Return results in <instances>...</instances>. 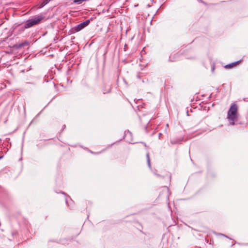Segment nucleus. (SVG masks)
<instances>
[{
    "instance_id": "1",
    "label": "nucleus",
    "mask_w": 248,
    "mask_h": 248,
    "mask_svg": "<svg viewBox=\"0 0 248 248\" xmlns=\"http://www.w3.org/2000/svg\"><path fill=\"white\" fill-rule=\"evenodd\" d=\"M238 117V106L236 103H232L227 112V119L230 121L229 125L236 124L235 121L237 120Z\"/></svg>"
},
{
    "instance_id": "2",
    "label": "nucleus",
    "mask_w": 248,
    "mask_h": 248,
    "mask_svg": "<svg viewBox=\"0 0 248 248\" xmlns=\"http://www.w3.org/2000/svg\"><path fill=\"white\" fill-rule=\"evenodd\" d=\"M45 16L42 14L35 15L25 22L22 28L29 29L38 25L42 22Z\"/></svg>"
},
{
    "instance_id": "3",
    "label": "nucleus",
    "mask_w": 248,
    "mask_h": 248,
    "mask_svg": "<svg viewBox=\"0 0 248 248\" xmlns=\"http://www.w3.org/2000/svg\"><path fill=\"white\" fill-rule=\"evenodd\" d=\"M93 19V17H91L90 18L86 20L85 21H84L83 22L75 26L74 28L76 29V31L78 32L88 26Z\"/></svg>"
},
{
    "instance_id": "4",
    "label": "nucleus",
    "mask_w": 248,
    "mask_h": 248,
    "mask_svg": "<svg viewBox=\"0 0 248 248\" xmlns=\"http://www.w3.org/2000/svg\"><path fill=\"white\" fill-rule=\"evenodd\" d=\"M59 193L63 194L65 195V201L67 205L68 206L69 208L71 209L73 208L74 202L71 199V198L69 196L67 195L63 191H61Z\"/></svg>"
},
{
    "instance_id": "5",
    "label": "nucleus",
    "mask_w": 248,
    "mask_h": 248,
    "mask_svg": "<svg viewBox=\"0 0 248 248\" xmlns=\"http://www.w3.org/2000/svg\"><path fill=\"white\" fill-rule=\"evenodd\" d=\"M30 44V41L26 40V41H24L21 42L19 44H15L13 46V47L16 49H19L23 47H24L25 46H27L29 45Z\"/></svg>"
},
{
    "instance_id": "6",
    "label": "nucleus",
    "mask_w": 248,
    "mask_h": 248,
    "mask_svg": "<svg viewBox=\"0 0 248 248\" xmlns=\"http://www.w3.org/2000/svg\"><path fill=\"white\" fill-rule=\"evenodd\" d=\"M241 61V60L237 61L236 62H232V63L227 64L224 66V68L226 69H232L235 67L239 62Z\"/></svg>"
},
{
    "instance_id": "7",
    "label": "nucleus",
    "mask_w": 248,
    "mask_h": 248,
    "mask_svg": "<svg viewBox=\"0 0 248 248\" xmlns=\"http://www.w3.org/2000/svg\"><path fill=\"white\" fill-rule=\"evenodd\" d=\"M183 140V137H180L179 138H172L170 140V142L172 144H181Z\"/></svg>"
},
{
    "instance_id": "8",
    "label": "nucleus",
    "mask_w": 248,
    "mask_h": 248,
    "mask_svg": "<svg viewBox=\"0 0 248 248\" xmlns=\"http://www.w3.org/2000/svg\"><path fill=\"white\" fill-rule=\"evenodd\" d=\"M49 0H44L42 2H40L39 4V8H42L46 5L49 2Z\"/></svg>"
},
{
    "instance_id": "9",
    "label": "nucleus",
    "mask_w": 248,
    "mask_h": 248,
    "mask_svg": "<svg viewBox=\"0 0 248 248\" xmlns=\"http://www.w3.org/2000/svg\"><path fill=\"white\" fill-rule=\"evenodd\" d=\"M146 158H147V164L148 167L151 169V162H150V159L149 156V153H147L146 155Z\"/></svg>"
},
{
    "instance_id": "10",
    "label": "nucleus",
    "mask_w": 248,
    "mask_h": 248,
    "mask_svg": "<svg viewBox=\"0 0 248 248\" xmlns=\"http://www.w3.org/2000/svg\"><path fill=\"white\" fill-rule=\"evenodd\" d=\"M131 136H132V133L130 131H129V130H128L127 131H125L124 136L123 137V139H125V138L127 137H131Z\"/></svg>"
},
{
    "instance_id": "11",
    "label": "nucleus",
    "mask_w": 248,
    "mask_h": 248,
    "mask_svg": "<svg viewBox=\"0 0 248 248\" xmlns=\"http://www.w3.org/2000/svg\"><path fill=\"white\" fill-rule=\"evenodd\" d=\"M111 88H112L111 85H110V86H109V88L108 90H107L106 89H103L102 90L103 93L105 94V93H110L111 92Z\"/></svg>"
},
{
    "instance_id": "12",
    "label": "nucleus",
    "mask_w": 248,
    "mask_h": 248,
    "mask_svg": "<svg viewBox=\"0 0 248 248\" xmlns=\"http://www.w3.org/2000/svg\"><path fill=\"white\" fill-rule=\"evenodd\" d=\"M76 32H77V31H76L75 28L74 27H73V28H71L70 30H69V31L68 32V34L69 35H71V34H74Z\"/></svg>"
},
{
    "instance_id": "13",
    "label": "nucleus",
    "mask_w": 248,
    "mask_h": 248,
    "mask_svg": "<svg viewBox=\"0 0 248 248\" xmlns=\"http://www.w3.org/2000/svg\"><path fill=\"white\" fill-rule=\"evenodd\" d=\"M58 243L62 244H63V245H65V244H67V240L66 239H65V238L62 239H60L59 240V242H58Z\"/></svg>"
},
{
    "instance_id": "14",
    "label": "nucleus",
    "mask_w": 248,
    "mask_h": 248,
    "mask_svg": "<svg viewBox=\"0 0 248 248\" xmlns=\"http://www.w3.org/2000/svg\"><path fill=\"white\" fill-rule=\"evenodd\" d=\"M153 173L158 178H164V176L157 173L155 171H153Z\"/></svg>"
},
{
    "instance_id": "15",
    "label": "nucleus",
    "mask_w": 248,
    "mask_h": 248,
    "mask_svg": "<svg viewBox=\"0 0 248 248\" xmlns=\"http://www.w3.org/2000/svg\"><path fill=\"white\" fill-rule=\"evenodd\" d=\"M218 235L223 236H224V237H226V238H228V239H229L230 240H232V239L231 238L229 237V236H227L225 234H222V233H219Z\"/></svg>"
},
{
    "instance_id": "16",
    "label": "nucleus",
    "mask_w": 248,
    "mask_h": 248,
    "mask_svg": "<svg viewBox=\"0 0 248 248\" xmlns=\"http://www.w3.org/2000/svg\"><path fill=\"white\" fill-rule=\"evenodd\" d=\"M114 76H115L116 77H117V81H116V82H117V84H118V80H119V75L118 74L116 73H115L114 74Z\"/></svg>"
},
{
    "instance_id": "17",
    "label": "nucleus",
    "mask_w": 248,
    "mask_h": 248,
    "mask_svg": "<svg viewBox=\"0 0 248 248\" xmlns=\"http://www.w3.org/2000/svg\"><path fill=\"white\" fill-rule=\"evenodd\" d=\"M164 187H165V188H166V189H167V192L168 193V194H167V199H169V189L168 187L167 186H164Z\"/></svg>"
},
{
    "instance_id": "18",
    "label": "nucleus",
    "mask_w": 248,
    "mask_h": 248,
    "mask_svg": "<svg viewBox=\"0 0 248 248\" xmlns=\"http://www.w3.org/2000/svg\"><path fill=\"white\" fill-rule=\"evenodd\" d=\"M214 69H215V64H214V63H213L211 65V71L212 72H214Z\"/></svg>"
},
{
    "instance_id": "19",
    "label": "nucleus",
    "mask_w": 248,
    "mask_h": 248,
    "mask_svg": "<svg viewBox=\"0 0 248 248\" xmlns=\"http://www.w3.org/2000/svg\"><path fill=\"white\" fill-rule=\"evenodd\" d=\"M199 2H200V3H203V4L206 5H207V3L206 2H205L204 1H203L202 0H197Z\"/></svg>"
},
{
    "instance_id": "20",
    "label": "nucleus",
    "mask_w": 248,
    "mask_h": 248,
    "mask_svg": "<svg viewBox=\"0 0 248 248\" xmlns=\"http://www.w3.org/2000/svg\"><path fill=\"white\" fill-rule=\"evenodd\" d=\"M238 244L241 246H248V243H238Z\"/></svg>"
},
{
    "instance_id": "21",
    "label": "nucleus",
    "mask_w": 248,
    "mask_h": 248,
    "mask_svg": "<svg viewBox=\"0 0 248 248\" xmlns=\"http://www.w3.org/2000/svg\"><path fill=\"white\" fill-rule=\"evenodd\" d=\"M90 152L92 154H94V155H97V154H98L99 153H95V152H92V151H90Z\"/></svg>"
},
{
    "instance_id": "22",
    "label": "nucleus",
    "mask_w": 248,
    "mask_h": 248,
    "mask_svg": "<svg viewBox=\"0 0 248 248\" xmlns=\"http://www.w3.org/2000/svg\"><path fill=\"white\" fill-rule=\"evenodd\" d=\"M169 61L170 62H173V61H174V60H172V59H171V56H170V57Z\"/></svg>"
},
{
    "instance_id": "23",
    "label": "nucleus",
    "mask_w": 248,
    "mask_h": 248,
    "mask_svg": "<svg viewBox=\"0 0 248 248\" xmlns=\"http://www.w3.org/2000/svg\"><path fill=\"white\" fill-rule=\"evenodd\" d=\"M65 128H66V125L65 124L63 125L62 130H63Z\"/></svg>"
},
{
    "instance_id": "24",
    "label": "nucleus",
    "mask_w": 248,
    "mask_h": 248,
    "mask_svg": "<svg viewBox=\"0 0 248 248\" xmlns=\"http://www.w3.org/2000/svg\"><path fill=\"white\" fill-rule=\"evenodd\" d=\"M161 135H162V133H159L158 134V138H159V139H160Z\"/></svg>"
},
{
    "instance_id": "25",
    "label": "nucleus",
    "mask_w": 248,
    "mask_h": 248,
    "mask_svg": "<svg viewBox=\"0 0 248 248\" xmlns=\"http://www.w3.org/2000/svg\"><path fill=\"white\" fill-rule=\"evenodd\" d=\"M4 156V155H1L0 156V159H2Z\"/></svg>"
},
{
    "instance_id": "26",
    "label": "nucleus",
    "mask_w": 248,
    "mask_h": 248,
    "mask_svg": "<svg viewBox=\"0 0 248 248\" xmlns=\"http://www.w3.org/2000/svg\"><path fill=\"white\" fill-rule=\"evenodd\" d=\"M168 178L169 179H170V175H168Z\"/></svg>"
},
{
    "instance_id": "27",
    "label": "nucleus",
    "mask_w": 248,
    "mask_h": 248,
    "mask_svg": "<svg viewBox=\"0 0 248 248\" xmlns=\"http://www.w3.org/2000/svg\"><path fill=\"white\" fill-rule=\"evenodd\" d=\"M192 230L194 231H196V232H198V231L196 229H192Z\"/></svg>"
},
{
    "instance_id": "28",
    "label": "nucleus",
    "mask_w": 248,
    "mask_h": 248,
    "mask_svg": "<svg viewBox=\"0 0 248 248\" xmlns=\"http://www.w3.org/2000/svg\"><path fill=\"white\" fill-rule=\"evenodd\" d=\"M34 119L33 120H32V121L31 122L30 125L34 121Z\"/></svg>"
},
{
    "instance_id": "29",
    "label": "nucleus",
    "mask_w": 248,
    "mask_h": 248,
    "mask_svg": "<svg viewBox=\"0 0 248 248\" xmlns=\"http://www.w3.org/2000/svg\"><path fill=\"white\" fill-rule=\"evenodd\" d=\"M52 84L54 85V87L56 86V85L55 84L54 82H52Z\"/></svg>"
},
{
    "instance_id": "30",
    "label": "nucleus",
    "mask_w": 248,
    "mask_h": 248,
    "mask_svg": "<svg viewBox=\"0 0 248 248\" xmlns=\"http://www.w3.org/2000/svg\"><path fill=\"white\" fill-rule=\"evenodd\" d=\"M142 143L144 144V145L145 146H146V143H144V142H142Z\"/></svg>"
},
{
    "instance_id": "31",
    "label": "nucleus",
    "mask_w": 248,
    "mask_h": 248,
    "mask_svg": "<svg viewBox=\"0 0 248 248\" xmlns=\"http://www.w3.org/2000/svg\"><path fill=\"white\" fill-rule=\"evenodd\" d=\"M74 39L71 38V42H73V41Z\"/></svg>"
},
{
    "instance_id": "32",
    "label": "nucleus",
    "mask_w": 248,
    "mask_h": 248,
    "mask_svg": "<svg viewBox=\"0 0 248 248\" xmlns=\"http://www.w3.org/2000/svg\"><path fill=\"white\" fill-rule=\"evenodd\" d=\"M39 114H40V113H38V114L37 115L36 117H38V116L39 115Z\"/></svg>"
},
{
    "instance_id": "33",
    "label": "nucleus",
    "mask_w": 248,
    "mask_h": 248,
    "mask_svg": "<svg viewBox=\"0 0 248 248\" xmlns=\"http://www.w3.org/2000/svg\"><path fill=\"white\" fill-rule=\"evenodd\" d=\"M53 99H54V97H53V98L51 99V100H53Z\"/></svg>"
},
{
    "instance_id": "34",
    "label": "nucleus",
    "mask_w": 248,
    "mask_h": 248,
    "mask_svg": "<svg viewBox=\"0 0 248 248\" xmlns=\"http://www.w3.org/2000/svg\"><path fill=\"white\" fill-rule=\"evenodd\" d=\"M53 99H54V97H53V98L51 99V100H53Z\"/></svg>"
},
{
    "instance_id": "35",
    "label": "nucleus",
    "mask_w": 248,
    "mask_h": 248,
    "mask_svg": "<svg viewBox=\"0 0 248 248\" xmlns=\"http://www.w3.org/2000/svg\"><path fill=\"white\" fill-rule=\"evenodd\" d=\"M53 99H54V97H53V98L51 99V100H53Z\"/></svg>"
},
{
    "instance_id": "36",
    "label": "nucleus",
    "mask_w": 248,
    "mask_h": 248,
    "mask_svg": "<svg viewBox=\"0 0 248 248\" xmlns=\"http://www.w3.org/2000/svg\"><path fill=\"white\" fill-rule=\"evenodd\" d=\"M147 127H145V130H146V129H147Z\"/></svg>"
},
{
    "instance_id": "37",
    "label": "nucleus",
    "mask_w": 248,
    "mask_h": 248,
    "mask_svg": "<svg viewBox=\"0 0 248 248\" xmlns=\"http://www.w3.org/2000/svg\"><path fill=\"white\" fill-rule=\"evenodd\" d=\"M127 141H128V142L130 143V141H128V140H127Z\"/></svg>"
},
{
    "instance_id": "38",
    "label": "nucleus",
    "mask_w": 248,
    "mask_h": 248,
    "mask_svg": "<svg viewBox=\"0 0 248 248\" xmlns=\"http://www.w3.org/2000/svg\"><path fill=\"white\" fill-rule=\"evenodd\" d=\"M244 100H245V101H247L246 98H244Z\"/></svg>"
}]
</instances>
